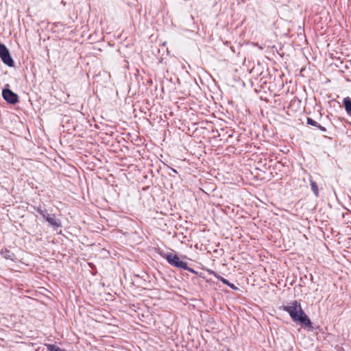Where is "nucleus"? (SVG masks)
Masks as SVG:
<instances>
[{
    "label": "nucleus",
    "instance_id": "obj_10",
    "mask_svg": "<svg viewBox=\"0 0 351 351\" xmlns=\"http://www.w3.org/2000/svg\"><path fill=\"white\" fill-rule=\"evenodd\" d=\"M42 217L46 219V221L47 220V218L50 217H51V215H49L47 210H45V213H43V214L42 215Z\"/></svg>",
    "mask_w": 351,
    "mask_h": 351
},
{
    "label": "nucleus",
    "instance_id": "obj_14",
    "mask_svg": "<svg viewBox=\"0 0 351 351\" xmlns=\"http://www.w3.org/2000/svg\"><path fill=\"white\" fill-rule=\"evenodd\" d=\"M7 258H11V256H10L9 254H7V256H5Z\"/></svg>",
    "mask_w": 351,
    "mask_h": 351
},
{
    "label": "nucleus",
    "instance_id": "obj_11",
    "mask_svg": "<svg viewBox=\"0 0 351 351\" xmlns=\"http://www.w3.org/2000/svg\"><path fill=\"white\" fill-rule=\"evenodd\" d=\"M45 210H43L41 209L40 208H37V212L40 215H42L43 214V213H45Z\"/></svg>",
    "mask_w": 351,
    "mask_h": 351
},
{
    "label": "nucleus",
    "instance_id": "obj_2",
    "mask_svg": "<svg viewBox=\"0 0 351 351\" xmlns=\"http://www.w3.org/2000/svg\"><path fill=\"white\" fill-rule=\"evenodd\" d=\"M161 256L167 260V261L172 266L185 270H189L191 272H194V270L190 269L187 266V263L180 260V258L173 253L167 252L162 253Z\"/></svg>",
    "mask_w": 351,
    "mask_h": 351
},
{
    "label": "nucleus",
    "instance_id": "obj_15",
    "mask_svg": "<svg viewBox=\"0 0 351 351\" xmlns=\"http://www.w3.org/2000/svg\"><path fill=\"white\" fill-rule=\"evenodd\" d=\"M7 258H11V256H10L9 254H7V256H5Z\"/></svg>",
    "mask_w": 351,
    "mask_h": 351
},
{
    "label": "nucleus",
    "instance_id": "obj_8",
    "mask_svg": "<svg viewBox=\"0 0 351 351\" xmlns=\"http://www.w3.org/2000/svg\"><path fill=\"white\" fill-rule=\"evenodd\" d=\"M210 273L212 274H213L217 278H218L219 280H221L223 284L225 285H230V283L225 278H223V277L217 275L215 272L214 271H210Z\"/></svg>",
    "mask_w": 351,
    "mask_h": 351
},
{
    "label": "nucleus",
    "instance_id": "obj_12",
    "mask_svg": "<svg viewBox=\"0 0 351 351\" xmlns=\"http://www.w3.org/2000/svg\"><path fill=\"white\" fill-rule=\"evenodd\" d=\"M308 123L311 124V125H314L315 121L311 119H308Z\"/></svg>",
    "mask_w": 351,
    "mask_h": 351
},
{
    "label": "nucleus",
    "instance_id": "obj_7",
    "mask_svg": "<svg viewBox=\"0 0 351 351\" xmlns=\"http://www.w3.org/2000/svg\"><path fill=\"white\" fill-rule=\"evenodd\" d=\"M310 184H311L313 192L314 193L315 196H318L319 191H318V188H317V186L315 182H314L313 180H310Z\"/></svg>",
    "mask_w": 351,
    "mask_h": 351
},
{
    "label": "nucleus",
    "instance_id": "obj_16",
    "mask_svg": "<svg viewBox=\"0 0 351 351\" xmlns=\"http://www.w3.org/2000/svg\"><path fill=\"white\" fill-rule=\"evenodd\" d=\"M63 351H66V350H64Z\"/></svg>",
    "mask_w": 351,
    "mask_h": 351
},
{
    "label": "nucleus",
    "instance_id": "obj_9",
    "mask_svg": "<svg viewBox=\"0 0 351 351\" xmlns=\"http://www.w3.org/2000/svg\"><path fill=\"white\" fill-rule=\"evenodd\" d=\"M47 348L48 350H49V351H63L64 350L63 349H61L53 344L47 345Z\"/></svg>",
    "mask_w": 351,
    "mask_h": 351
},
{
    "label": "nucleus",
    "instance_id": "obj_5",
    "mask_svg": "<svg viewBox=\"0 0 351 351\" xmlns=\"http://www.w3.org/2000/svg\"><path fill=\"white\" fill-rule=\"evenodd\" d=\"M47 221L54 228L57 229L60 227H61V222L60 221L56 218L55 215H52L50 217L47 218Z\"/></svg>",
    "mask_w": 351,
    "mask_h": 351
},
{
    "label": "nucleus",
    "instance_id": "obj_3",
    "mask_svg": "<svg viewBox=\"0 0 351 351\" xmlns=\"http://www.w3.org/2000/svg\"><path fill=\"white\" fill-rule=\"evenodd\" d=\"M0 57L2 61L9 66H12L14 61L10 56L8 48L3 44H0Z\"/></svg>",
    "mask_w": 351,
    "mask_h": 351
},
{
    "label": "nucleus",
    "instance_id": "obj_13",
    "mask_svg": "<svg viewBox=\"0 0 351 351\" xmlns=\"http://www.w3.org/2000/svg\"><path fill=\"white\" fill-rule=\"evenodd\" d=\"M228 286H229V287H231V288H232V289H234V285H232V284H230V285H228Z\"/></svg>",
    "mask_w": 351,
    "mask_h": 351
},
{
    "label": "nucleus",
    "instance_id": "obj_6",
    "mask_svg": "<svg viewBox=\"0 0 351 351\" xmlns=\"http://www.w3.org/2000/svg\"><path fill=\"white\" fill-rule=\"evenodd\" d=\"M343 105L346 112L351 116V98L349 97L344 98Z\"/></svg>",
    "mask_w": 351,
    "mask_h": 351
},
{
    "label": "nucleus",
    "instance_id": "obj_4",
    "mask_svg": "<svg viewBox=\"0 0 351 351\" xmlns=\"http://www.w3.org/2000/svg\"><path fill=\"white\" fill-rule=\"evenodd\" d=\"M3 99L8 103L14 104L18 101V96L10 89H4L2 92Z\"/></svg>",
    "mask_w": 351,
    "mask_h": 351
},
{
    "label": "nucleus",
    "instance_id": "obj_1",
    "mask_svg": "<svg viewBox=\"0 0 351 351\" xmlns=\"http://www.w3.org/2000/svg\"><path fill=\"white\" fill-rule=\"evenodd\" d=\"M281 308L289 314L293 322H300L307 326H311L310 319L302 311L300 304L297 301L291 302L288 304L282 306Z\"/></svg>",
    "mask_w": 351,
    "mask_h": 351
}]
</instances>
